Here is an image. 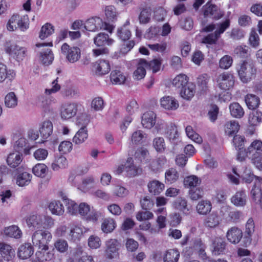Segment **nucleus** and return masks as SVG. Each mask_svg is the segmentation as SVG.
<instances>
[{
  "label": "nucleus",
  "instance_id": "09e8293b",
  "mask_svg": "<svg viewBox=\"0 0 262 262\" xmlns=\"http://www.w3.org/2000/svg\"><path fill=\"white\" fill-rule=\"evenodd\" d=\"M17 103V98L14 92H10L5 96V105L7 107L14 108Z\"/></svg>",
  "mask_w": 262,
  "mask_h": 262
},
{
  "label": "nucleus",
  "instance_id": "37998d69",
  "mask_svg": "<svg viewBox=\"0 0 262 262\" xmlns=\"http://www.w3.org/2000/svg\"><path fill=\"white\" fill-rule=\"evenodd\" d=\"M129 24V21L127 20L123 26L117 29V36L123 41L127 40L131 36L130 30L126 27Z\"/></svg>",
  "mask_w": 262,
  "mask_h": 262
},
{
  "label": "nucleus",
  "instance_id": "f704fd0d",
  "mask_svg": "<svg viewBox=\"0 0 262 262\" xmlns=\"http://www.w3.org/2000/svg\"><path fill=\"white\" fill-rule=\"evenodd\" d=\"M179 257L180 253L177 250L169 249L163 255V262H178Z\"/></svg>",
  "mask_w": 262,
  "mask_h": 262
},
{
  "label": "nucleus",
  "instance_id": "603ef678",
  "mask_svg": "<svg viewBox=\"0 0 262 262\" xmlns=\"http://www.w3.org/2000/svg\"><path fill=\"white\" fill-rule=\"evenodd\" d=\"M27 140L25 138H20L16 142L14 146L15 152H19L21 154L24 151L26 154H29V149H27Z\"/></svg>",
  "mask_w": 262,
  "mask_h": 262
},
{
  "label": "nucleus",
  "instance_id": "ea45409f",
  "mask_svg": "<svg viewBox=\"0 0 262 262\" xmlns=\"http://www.w3.org/2000/svg\"><path fill=\"white\" fill-rule=\"evenodd\" d=\"M88 137V130L84 126H82L73 137V142L76 144H81L85 141Z\"/></svg>",
  "mask_w": 262,
  "mask_h": 262
},
{
  "label": "nucleus",
  "instance_id": "5fc2aeb1",
  "mask_svg": "<svg viewBox=\"0 0 262 262\" xmlns=\"http://www.w3.org/2000/svg\"><path fill=\"white\" fill-rule=\"evenodd\" d=\"M220 223V217L214 213L210 214L205 221V225L210 228L217 226Z\"/></svg>",
  "mask_w": 262,
  "mask_h": 262
},
{
  "label": "nucleus",
  "instance_id": "0eeeda50",
  "mask_svg": "<svg viewBox=\"0 0 262 262\" xmlns=\"http://www.w3.org/2000/svg\"><path fill=\"white\" fill-rule=\"evenodd\" d=\"M5 50L7 54L17 61L23 60L27 52L26 48L14 43H7Z\"/></svg>",
  "mask_w": 262,
  "mask_h": 262
},
{
  "label": "nucleus",
  "instance_id": "423d86ee",
  "mask_svg": "<svg viewBox=\"0 0 262 262\" xmlns=\"http://www.w3.org/2000/svg\"><path fill=\"white\" fill-rule=\"evenodd\" d=\"M29 25L28 15L20 16L18 14H14L9 20L7 28L9 31H14L17 29L25 31L29 28Z\"/></svg>",
  "mask_w": 262,
  "mask_h": 262
},
{
  "label": "nucleus",
  "instance_id": "13d9d810",
  "mask_svg": "<svg viewBox=\"0 0 262 262\" xmlns=\"http://www.w3.org/2000/svg\"><path fill=\"white\" fill-rule=\"evenodd\" d=\"M201 180H200L195 176H190L186 177L184 179V183L186 187H190L191 188H195L201 183Z\"/></svg>",
  "mask_w": 262,
  "mask_h": 262
},
{
  "label": "nucleus",
  "instance_id": "774afa93",
  "mask_svg": "<svg viewBox=\"0 0 262 262\" xmlns=\"http://www.w3.org/2000/svg\"><path fill=\"white\" fill-rule=\"evenodd\" d=\"M103 107L104 101L101 97H96L91 102V107L95 111H101Z\"/></svg>",
  "mask_w": 262,
  "mask_h": 262
},
{
  "label": "nucleus",
  "instance_id": "5701e85b",
  "mask_svg": "<svg viewBox=\"0 0 262 262\" xmlns=\"http://www.w3.org/2000/svg\"><path fill=\"white\" fill-rule=\"evenodd\" d=\"M214 239L212 244V254L215 255L223 254L226 249V242L220 237H216Z\"/></svg>",
  "mask_w": 262,
  "mask_h": 262
},
{
  "label": "nucleus",
  "instance_id": "c756f323",
  "mask_svg": "<svg viewBox=\"0 0 262 262\" xmlns=\"http://www.w3.org/2000/svg\"><path fill=\"white\" fill-rule=\"evenodd\" d=\"M0 252L2 256L5 259L9 261L14 257V251L12 247L6 244H0Z\"/></svg>",
  "mask_w": 262,
  "mask_h": 262
},
{
  "label": "nucleus",
  "instance_id": "9d476101",
  "mask_svg": "<svg viewBox=\"0 0 262 262\" xmlns=\"http://www.w3.org/2000/svg\"><path fill=\"white\" fill-rule=\"evenodd\" d=\"M203 14L205 17L218 20L224 15V12L217 6L207 3L203 7Z\"/></svg>",
  "mask_w": 262,
  "mask_h": 262
},
{
  "label": "nucleus",
  "instance_id": "9b49d317",
  "mask_svg": "<svg viewBox=\"0 0 262 262\" xmlns=\"http://www.w3.org/2000/svg\"><path fill=\"white\" fill-rule=\"evenodd\" d=\"M77 104L75 103H66L61 106L60 116L62 119L67 120L74 117L77 113Z\"/></svg>",
  "mask_w": 262,
  "mask_h": 262
},
{
  "label": "nucleus",
  "instance_id": "0e129e2a",
  "mask_svg": "<svg viewBox=\"0 0 262 262\" xmlns=\"http://www.w3.org/2000/svg\"><path fill=\"white\" fill-rule=\"evenodd\" d=\"M166 134L170 140L176 139L178 137V130L176 126L172 123L168 125Z\"/></svg>",
  "mask_w": 262,
  "mask_h": 262
},
{
  "label": "nucleus",
  "instance_id": "393cba45",
  "mask_svg": "<svg viewBox=\"0 0 262 262\" xmlns=\"http://www.w3.org/2000/svg\"><path fill=\"white\" fill-rule=\"evenodd\" d=\"M33 247L30 244L26 243L21 245L18 249L17 255L22 259L29 258L33 253Z\"/></svg>",
  "mask_w": 262,
  "mask_h": 262
},
{
  "label": "nucleus",
  "instance_id": "6e6d98bb",
  "mask_svg": "<svg viewBox=\"0 0 262 262\" xmlns=\"http://www.w3.org/2000/svg\"><path fill=\"white\" fill-rule=\"evenodd\" d=\"M48 170L47 166L44 164H37L32 169L33 173L39 177L43 178Z\"/></svg>",
  "mask_w": 262,
  "mask_h": 262
},
{
  "label": "nucleus",
  "instance_id": "7c9ffc66",
  "mask_svg": "<svg viewBox=\"0 0 262 262\" xmlns=\"http://www.w3.org/2000/svg\"><path fill=\"white\" fill-rule=\"evenodd\" d=\"M48 207L53 214L61 215L64 211L63 205L59 201L54 200L51 201L49 203Z\"/></svg>",
  "mask_w": 262,
  "mask_h": 262
},
{
  "label": "nucleus",
  "instance_id": "72a5a7b5",
  "mask_svg": "<svg viewBox=\"0 0 262 262\" xmlns=\"http://www.w3.org/2000/svg\"><path fill=\"white\" fill-rule=\"evenodd\" d=\"M229 110L231 115L236 118H242L245 114L243 108L237 102H233L230 104Z\"/></svg>",
  "mask_w": 262,
  "mask_h": 262
},
{
  "label": "nucleus",
  "instance_id": "2eb2a0df",
  "mask_svg": "<svg viewBox=\"0 0 262 262\" xmlns=\"http://www.w3.org/2000/svg\"><path fill=\"white\" fill-rule=\"evenodd\" d=\"M226 236L227 240L232 244H238L243 237V232L237 227H232L229 229Z\"/></svg>",
  "mask_w": 262,
  "mask_h": 262
},
{
  "label": "nucleus",
  "instance_id": "2f4dec72",
  "mask_svg": "<svg viewBox=\"0 0 262 262\" xmlns=\"http://www.w3.org/2000/svg\"><path fill=\"white\" fill-rule=\"evenodd\" d=\"M188 83V77L183 74H180L176 76L172 81V85L180 90Z\"/></svg>",
  "mask_w": 262,
  "mask_h": 262
},
{
  "label": "nucleus",
  "instance_id": "c85d7f7f",
  "mask_svg": "<svg viewBox=\"0 0 262 262\" xmlns=\"http://www.w3.org/2000/svg\"><path fill=\"white\" fill-rule=\"evenodd\" d=\"M39 132L42 138L44 139H47L53 132V124L49 120L43 122L39 128Z\"/></svg>",
  "mask_w": 262,
  "mask_h": 262
},
{
  "label": "nucleus",
  "instance_id": "412c9836",
  "mask_svg": "<svg viewBox=\"0 0 262 262\" xmlns=\"http://www.w3.org/2000/svg\"><path fill=\"white\" fill-rule=\"evenodd\" d=\"M89 231V229L83 226L74 225L71 227L70 232L68 235V238L70 240L75 241L80 239L84 233Z\"/></svg>",
  "mask_w": 262,
  "mask_h": 262
},
{
  "label": "nucleus",
  "instance_id": "49530a36",
  "mask_svg": "<svg viewBox=\"0 0 262 262\" xmlns=\"http://www.w3.org/2000/svg\"><path fill=\"white\" fill-rule=\"evenodd\" d=\"M173 206L174 208L179 210L184 213H188L189 211L187 207V202L184 198L179 197L173 203Z\"/></svg>",
  "mask_w": 262,
  "mask_h": 262
},
{
  "label": "nucleus",
  "instance_id": "bf43d9fd",
  "mask_svg": "<svg viewBox=\"0 0 262 262\" xmlns=\"http://www.w3.org/2000/svg\"><path fill=\"white\" fill-rule=\"evenodd\" d=\"M105 14L108 21H114L117 19V12L114 6H108L106 7Z\"/></svg>",
  "mask_w": 262,
  "mask_h": 262
},
{
  "label": "nucleus",
  "instance_id": "4be33fe9",
  "mask_svg": "<svg viewBox=\"0 0 262 262\" xmlns=\"http://www.w3.org/2000/svg\"><path fill=\"white\" fill-rule=\"evenodd\" d=\"M148 67V62L143 59H140L138 60L137 68L134 72L135 79L140 80L143 78L146 75L145 69Z\"/></svg>",
  "mask_w": 262,
  "mask_h": 262
},
{
  "label": "nucleus",
  "instance_id": "20e7f679",
  "mask_svg": "<svg viewBox=\"0 0 262 262\" xmlns=\"http://www.w3.org/2000/svg\"><path fill=\"white\" fill-rule=\"evenodd\" d=\"M83 28L89 31H96L103 29L112 33L114 27L105 22L99 17H94L88 19L84 24Z\"/></svg>",
  "mask_w": 262,
  "mask_h": 262
},
{
  "label": "nucleus",
  "instance_id": "e433bc0d",
  "mask_svg": "<svg viewBox=\"0 0 262 262\" xmlns=\"http://www.w3.org/2000/svg\"><path fill=\"white\" fill-rule=\"evenodd\" d=\"M68 162L63 156H56L52 164V168L54 171H57L59 169H63L68 166Z\"/></svg>",
  "mask_w": 262,
  "mask_h": 262
},
{
  "label": "nucleus",
  "instance_id": "c9c22d12",
  "mask_svg": "<svg viewBox=\"0 0 262 262\" xmlns=\"http://www.w3.org/2000/svg\"><path fill=\"white\" fill-rule=\"evenodd\" d=\"M212 209V205L210 201L203 200L199 202L196 206L198 213L202 215H206L210 212Z\"/></svg>",
  "mask_w": 262,
  "mask_h": 262
},
{
  "label": "nucleus",
  "instance_id": "4468645a",
  "mask_svg": "<svg viewBox=\"0 0 262 262\" xmlns=\"http://www.w3.org/2000/svg\"><path fill=\"white\" fill-rule=\"evenodd\" d=\"M124 171L127 177L132 178L136 177L142 173V169L134 164V161L132 158H128L124 164Z\"/></svg>",
  "mask_w": 262,
  "mask_h": 262
},
{
  "label": "nucleus",
  "instance_id": "680f3d73",
  "mask_svg": "<svg viewBox=\"0 0 262 262\" xmlns=\"http://www.w3.org/2000/svg\"><path fill=\"white\" fill-rule=\"evenodd\" d=\"M9 72L6 66L0 63V82H3L7 78H11L13 77V72L11 73L10 71Z\"/></svg>",
  "mask_w": 262,
  "mask_h": 262
},
{
  "label": "nucleus",
  "instance_id": "ddd939ff",
  "mask_svg": "<svg viewBox=\"0 0 262 262\" xmlns=\"http://www.w3.org/2000/svg\"><path fill=\"white\" fill-rule=\"evenodd\" d=\"M120 244L116 239H110L105 242V253L109 258H113L118 255Z\"/></svg>",
  "mask_w": 262,
  "mask_h": 262
},
{
  "label": "nucleus",
  "instance_id": "aec40b11",
  "mask_svg": "<svg viewBox=\"0 0 262 262\" xmlns=\"http://www.w3.org/2000/svg\"><path fill=\"white\" fill-rule=\"evenodd\" d=\"M36 103L45 114H48L53 111L51 106V100L46 96L41 95L38 96Z\"/></svg>",
  "mask_w": 262,
  "mask_h": 262
},
{
  "label": "nucleus",
  "instance_id": "6ab92c4d",
  "mask_svg": "<svg viewBox=\"0 0 262 262\" xmlns=\"http://www.w3.org/2000/svg\"><path fill=\"white\" fill-rule=\"evenodd\" d=\"M252 201L262 208V190L260 187V181L255 183L251 191Z\"/></svg>",
  "mask_w": 262,
  "mask_h": 262
},
{
  "label": "nucleus",
  "instance_id": "3c124183",
  "mask_svg": "<svg viewBox=\"0 0 262 262\" xmlns=\"http://www.w3.org/2000/svg\"><path fill=\"white\" fill-rule=\"evenodd\" d=\"M179 177V173L176 169L170 168L165 172V182L167 184H172L178 179Z\"/></svg>",
  "mask_w": 262,
  "mask_h": 262
},
{
  "label": "nucleus",
  "instance_id": "338daca9",
  "mask_svg": "<svg viewBox=\"0 0 262 262\" xmlns=\"http://www.w3.org/2000/svg\"><path fill=\"white\" fill-rule=\"evenodd\" d=\"M189 194L192 200L196 201L203 197L204 191L200 188H192L189 190Z\"/></svg>",
  "mask_w": 262,
  "mask_h": 262
},
{
  "label": "nucleus",
  "instance_id": "a878e982",
  "mask_svg": "<svg viewBox=\"0 0 262 262\" xmlns=\"http://www.w3.org/2000/svg\"><path fill=\"white\" fill-rule=\"evenodd\" d=\"M23 155L19 152L10 153L7 159V164L12 168L18 166L22 162Z\"/></svg>",
  "mask_w": 262,
  "mask_h": 262
},
{
  "label": "nucleus",
  "instance_id": "de8ad7c7",
  "mask_svg": "<svg viewBox=\"0 0 262 262\" xmlns=\"http://www.w3.org/2000/svg\"><path fill=\"white\" fill-rule=\"evenodd\" d=\"M151 15V9L150 7L143 8L138 16V19L141 24H146L149 23Z\"/></svg>",
  "mask_w": 262,
  "mask_h": 262
},
{
  "label": "nucleus",
  "instance_id": "4d7b16f0",
  "mask_svg": "<svg viewBox=\"0 0 262 262\" xmlns=\"http://www.w3.org/2000/svg\"><path fill=\"white\" fill-rule=\"evenodd\" d=\"M67 208V212L71 215H76L78 213V205L74 201L68 199H64Z\"/></svg>",
  "mask_w": 262,
  "mask_h": 262
},
{
  "label": "nucleus",
  "instance_id": "052dcab7",
  "mask_svg": "<svg viewBox=\"0 0 262 262\" xmlns=\"http://www.w3.org/2000/svg\"><path fill=\"white\" fill-rule=\"evenodd\" d=\"M166 162V159L165 157H160L151 162L150 168L153 171H158L162 168Z\"/></svg>",
  "mask_w": 262,
  "mask_h": 262
},
{
  "label": "nucleus",
  "instance_id": "6e6552de",
  "mask_svg": "<svg viewBox=\"0 0 262 262\" xmlns=\"http://www.w3.org/2000/svg\"><path fill=\"white\" fill-rule=\"evenodd\" d=\"M217 86L223 90H229L234 84V77L232 74L224 72L220 74L216 78Z\"/></svg>",
  "mask_w": 262,
  "mask_h": 262
},
{
  "label": "nucleus",
  "instance_id": "58836bf2",
  "mask_svg": "<svg viewBox=\"0 0 262 262\" xmlns=\"http://www.w3.org/2000/svg\"><path fill=\"white\" fill-rule=\"evenodd\" d=\"M149 191L154 195L160 194L164 188V185L157 180H154L148 184Z\"/></svg>",
  "mask_w": 262,
  "mask_h": 262
},
{
  "label": "nucleus",
  "instance_id": "c03bdc74",
  "mask_svg": "<svg viewBox=\"0 0 262 262\" xmlns=\"http://www.w3.org/2000/svg\"><path fill=\"white\" fill-rule=\"evenodd\" d=\"M54 32V26L50 23H46L42 26L40 29L39 38L41 40H43L52 35Z\"/></svg>",
  "mask_w": 262,
  "mask_h": 262
},
{
  "label": "nucleus",
  "instance_id": "a211bd4d",
  "mask_svg": "<svg viewBox=\"0 0 262 262\" xmlns=\"http://www.w3.org/2000/svg\"><path fill=\"white\" fill-rule=\"evenodd\" d=\"M161 105L166 110L174 111L179 106L178 101L171 96H164L160 100Z\"/></svg>",
  "mask_w": 262,
  "mask_h": 262
},
{
  "label": "nucleus",
  "instance_id": "f257e3e1",
  "mask_svg": "<svg viewBox=\"0 0 262 262\" xmlns=\"http://www.w3.org/2000/svg\"><path fill=\"white\" fill-rule=\"evenodd\" d=\"M26 223L29 228L35 230L49 229L54 226V220L50 216L34 214L28 216Z\"/></svg>",
  "mask_w": 262,
  "mask_h": 262
},
{
  "label": "nucleus",
  "instance_id": "39448f33",
  "mask_svg": "<svg viewBox=\"0 0 262 262\" xmlns=\"http://www.w3.org/2000/svg\"><path fill=\"white\" fill-rule=\"evenodd\" d=\"M35 51L39 55V60L44 65H49L54 60V55L51 49L45 48L47 46L52 47V42L48 43H38L35 45Z\"/></svg>",
  "mask_w": 262,
  "mask_h": 262
},
{
  "label": "nucleus",
  "instance_id": "7ed1b4c3",
  "mask_svg": "<svg viewBox=\"0 0 262 262\" xmlns=\"http://www.w3.org/2000/svg\"><path fill=\"white\" fill-rule=\"evenodd\" d=\"M256 71L255 64L252 61H244L237 68L239 79L244 83H248L254 79Z\"/></svg>",
  "mask_w": 262,
  "mask_h": 262
},
{
  "label": "nucleus",
  "instance_id": "a19ab883",
  "mask_svg": "<svg viewBox=\"0 0 262 262\" xmlns=\"http://www.w3.org/2000/svg\"><path fill=\"white\" fill-rule=\"evenodd\" d=\"M110 79L113 83L121 84L125 81L126 77L121 71L114 70L111 73Z\"/></svg>",
  "mask_w": 262,
  "mask_h": 262
},
{
  "label": "nucleus",
  "instance_id": "69168bd1",
  "mask_svg": "<svg viewBox=\"0 0 262 262\" xmlns=\"http://www.w3.org/2000/svg\"><path fill=\"white\" fill-rule=\"evenodd\" d=\"M232 58L229 55L224 56L219 61V67L223 69H228L232 65Z\"/></svg>",
  "mask_w": 262,
  "mask_h": 262
},
{
  "label": "nucleus",
  "instance_id": "e2e57ef3",
  "mask_svg": "<svg viewBox=\"0 0 262 262\" xmlns=\"http://www.w3.org/2000/svg\"><path fill=\"white\" fill-rule=\"evenodd\" d=\"M243 180L247 183H250L254 180H255V183H257L258 181L261 180V179L255 176L253 173L251 172L249 170L246 169L243 174L242 175Z\"/></svg>",
  "mask_w": 262,
  "mask_h": 262
},
{
  "label": "nucleus",
  "instance_id": "473e14b6",
  "mask_svg": "<svg viewBox=\"0 0 262 262\" xmlns=\"http://www.w3.org/2000/svg\"><path fill=\"white\" fill-rule=\"evenodd\" d=\"M245 101L247 107L250 110H254L258 107L260 103L259 98L255 95L249 94L245 97Z\"/></svg>",
  "mask_w": 262,
  "mask_h": 262
},
{
  "label": "nucleus",
  "instance_id": "79ce46f5",
  "mask_svg": "<svg viewBox=\"0 0 262 262\" xmlns=\"http://www.w3.org/2000/svg\"><path fill=\"white\" fill-rule=\"evenodd\" d=\"M239 128L238 123L236 121H230L226 123L225 132L226 135L232 136L236 134Z\"/></svg>",
  "mask_w": 262,
  "mask_h": 262
},
{
  "label": "nucleus",
  "instance_id": "bb28decb",
  "mask_svg": "<svg viewBox=\"0 0 262 262\" xmlns=\"http://www.w3.org/2000/svg\"><path fill=\"white\" fill-rule=\"evenodd\" d=\"M94 43L97 46H110L114 42V40L109 38L107 34L103 33H99L94 38Z\"/></svg>",
  "mask_w": 262,
  "mask_h": 262
},
{
  "label": "nucleus",
  "instance_id": "f8f14e48",
  "mask_svg": "<svg viewBox=\"0 0 262 262\" xmlns=\"http://www.w3.org/2000/svg\"><path fill=\"white\" fill-rule=\"evenodd\" d=\"M246 156L251 159L262 156V141L258 140L253 141L246 149Z\"/></svg>",
  "mask_w": 262,
  "mask_h": 262
},
{
  "label": "nucleus",
  "instance_id": "a18cd8bd",
  "mask_svg": "<svg viewBox=\"0 0 262 262\" xmlns=\"http://www.w3.org/2000/svg\"><path fill=\"white\" fill-rule=\"evenodd\" d=\"M4 234L10 237L19 238L21 236L22 232L17 226L13 225L6 228Z\"/></svg>",
  "mask_w": 262,
  "mask_h": 262
},
{
  "label": "nucleus",
  "instance_id": "b1692460",
  "mask_svg": "<svg viewBox=\"0 0 262 262\" xmlns=\"http://www.w3.org/2000/svg\"><path fill=\"white\" fill-rule=\"evenodd\" d=\"M231 203L236 207H244L247 203V196L245 191H237L231 198Z\"/></svg>",
  "mask_w": 262,
  "mask_h": 262
},
{
  "label": "nucleus",
  "instance_id": "cd10ccee",
  "mask_svg": "<svg viewBox=\"0 0 262 262\" xmlns=\"http://www.w3.org/2000/svg\"><path fill=\"white\" fill-rule=\"evenodd\" d=\"M195 93V85L193 83L189 82L180 90L182 97L186 100L191 99Z\"/></svg>",
  "mask_w": 262,
  "mask_h": 262
},
{
  "label": "nucleus",
  "instance_id": "f03ea898",
  "mask_svg": "<svg viewBox=\"0 0 262 262\" xmlns=\"http://www.w3.org/2000/svg\"><path fill=\"white\" fill-rule=\"evenodd\" d=\"M52 238L51 233L46 230H36L32 235L33 245L41 250H48V244Z\"/></svg>",
  "mask_w": 262,
  "mask_h": 262
},
{
  "label": "nucleus",
  "instance_id": "f3484780",
  "mask_svg": "<svg viewBox=\"0 0 262 262\" xmlns=\"http://www.w3.org/2000/svg\"><path fill=\"white\" fill-rule=\"evenodd\" d=\"M94 69L97 75H103L110 72L111 67L107 60H99L94 63Z\"/></svg>",
  "mask_w": 262,
  "mask_h": 262
},
{
  "label": "nucleus",
  "instance_id": "dca6fc26",
  "mask_svg": "<svg viewBox=\"0 0 262 262\" xmlns=\"http://www.w3.org/2000/svg\"><path fill=\"white\" fill-rule=\"evenodd\" d=\"M156 122V115L152 111H148L143 114L142 117L141 123L143 127L150 129Z\"/></svg>",
  "mask_w": 262,
  "mask_h": 262
},
{
  "label": "nucleus",
  "instance_id": "1a4fd4ad",
  "mask_svg": "<svg viewBox=\"0 0 262 262\" xmlns=\"http://www.w3.org/2000/svg\"><path fill=\"white\" fill-rule=\"evenodd\" d=\"M61 52L71 63L77 61L80 58L81 52L80 49L77 47H70L67 43H64L62 45Z\"/></svg>",
  "mask_w": 262,
  "mask_h": 262
},
{
  "label": "nucleus",
  "instance_id": "864d4df0",
  "mask_svg": "<svg viewBox=\"0 0 262 262\" xmlns=\"http://www.w3.org/2000/svg\"><path fill=\"white\" fill-rule=\"evenodd\" d=\"M115 227V221L111 218L104 219L101 225L102 230L106 233L112 232Z\"/></svg>",
  "mask_w": 262,
  "mask_h": 262
},
{
  "label": "nucleus",
  "instance_id": "4c0bfd02",
  "mask_svg": "<svg viewBox=\"0 0 262 262\" xmlns=\"http://www.w3.org/2000/svg\"><path fill=\"white\" fill-rule=\"evenodd\" d=\"M147 135L142 130H138L134 132L130 138V144L132 145H139L142 144Z\"/></svg>",
  "mask_w": 262,
  "mask_h": 262
},
{
  "label": "nucleus",
  "instance_id": "8fccbe9b",
  "mask_svg": "<svg viewBox=\"0 0 262 262\" xmlns=\"http://www.w3.org/2000/svg\"><path fill=\"white\" fill-rule=\"evenodd\" d=\"M32 179V174L27 172L19 174L17 178L16 184L19 186H24L30 184Z\"/></svg>",
  "mask_w": 262,
  "mask_h": 262
}]
</instances>
